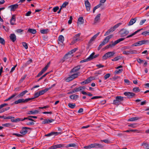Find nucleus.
<instances>
[{
  "mask_svg": "<svg viewBox=\"0 0 149 149\" xmlns=\"http://www.w3.org/2000/svg\"><path fill=\"white\" fill-rule=\"evenodd\" d=\"M124 100V97L120 96L116 97L115 99L113 101V104L118 105L122 103Z\"/></svg>",
  "mask_w": 149,
  "mask_h": 149,
  "instance_id": "1",
  "label": "nucleus"
},
{
  "mask_svg": "<svg viewBox=\"0 0 149 149\" xmlns=\"http://www.w3.org/2000/svg\"><path fill=\"white\" fill-rule=\"evenodd\" d=\"M113 36L112 35H111L107 36L104 40L99 45L98 48V50H99L101 48L102 46L105 45L109 41L110 39L112 38Z\"/></svg>",
  "mask_w": 149,
  "mask_h": 149,
  "instance_id": "2",
  "label": "nucleus"
},
{
  "mask_svg": "<svg viewBox=\"0 0 149 149\" xmlns=\"http://www.w3.org/2000/svg\"><path fill=\"white\" fill-rule=\"evenodd\" d=\"M33 98H27L24 99V98H20L17 100L15 101L13 103L15 104H17L21 103H25L28 102L29 101L31 100Z\"/></svg>",
  "mask_w": 149,
  "mask_h": 149,
  "instance_id": "3",
  "label": "nucleus"
},
{
  "mask_svg": "<svg viewBox=\"0 0 149 149\" xmlns=\"http://www.w3.org/2000/svg\"><path fill=\"white\" fill-rule=\"evenodd\" d=\"M115 53L113 51L108 52L102 56V59L104 60H106L108 58L113 56Z\"/></svg>",
  "mask_w": 149,
  "mask_h": 149,
  "instance_id": "4",
  "label": "nucleus"
},
{
  "mask_svg": "<svg viewBox=\"0 0 149 149\" xmlns=\"http://www.w3.org/2000/svg\"><path fill=\"white\" fill-rule=\"evenodd\" d=\"M91 146L92 148H101L103 147L104 146L101 144L97 143H94L91 144Z\"/></svg>",
  "mask_w": 149,
  "mask_h": 149,
  "instance_id": "5",
  "label": "nucleus"
},
{
  "mask_svg": "<svg viewBox=\"0 0 149 149\" xmlns=\"http://www.w3.org/2000/svg\"><path fill=\"white\" fill-rule=\"evenodd\" d=\"M80 35V33H78L73 38V40L72 42L73 43H74L80 40L79 37Z\"/></svg>",
  "mask_w": 149,
  "mask_h": 149,
  "instance_id": "6",
  "label": "nucleus"
},
{
  "mask_svg": "<svg viewBox=\"0 0 149 149\" xmlns=\"http://www.w3.org/2000/svg\"><path fill=\"white\" fill-rule=\"evenodd\" d=\"M94 79L93 77H90L88 78L86 80L81 82V84H86L89 83L92 80Z\"/></svg>",
  "mask_w": 149,
  "mask_h": 149,
  "instance_id": "7",
  "label": "nucleus"
},
{
  "mask_svg": "<svg viewBox=\"0 0 149 149\" xmlns=\"http://www.w3.org/2000/svg\"><path fill=\"white\" fill-rule=\"evenodd\" d=\"M100 14H99L97 15L94 19L93 22V24L95 25L97 23L100 22Z\"/></svg>",
  "mask_w": 149,
  "mask_h": 149,
  "instance_id": "8",
  "label": "nucleus"
},
{
  "mask_svg": "<svg viewBox=\"0 0 149 149\" xmlns=\"http://www.w3.org/2000/svg\"><path fill=\"white\" fill-rule=\"evenodd\" d=\"M65 146L64 144H57L55 145L52 146L50 147V149H55L57 148H61V147Z\"/></svg>",
  "mask_w": 149,
  "mask_h": 149,
  "instance_id": "9",
  "label": "nucleus"
},
{
  "mask_svg": "<svg viewBox=\"0 0 149 149\" xmlns=\"http://www.w3.org/2000/svg\"><path fill=\"white\" fill-rule=\"evenodd\" d=\"M124 94L129 98H132L135 95L134 93L130 92H125L124 93Z\"/></svg>",
  "mask_w": 149,
  "mask_h": 149,
  "instance_id": "10",
  "label": "nucleus"
},
{
  "mask_svg": "<svg viewBox=\"0 0 149 149\" xmlns=\"http://www.w3.org/2000/svg\"><path fill=\"white\" fill-rule=\"evenodd\" d=\"M85 4L87 10L89 11L91 9V4L88 1H86L85 2Z\"/></svg>",
  "mask_w": 149,
  "mask_h": 149,
  "instance_id": "11",
  "label": "nucleus"
},
{
  "mask_svg": "<svg viewBox=\"0 0 149 149\" xmlns=\"http://www.w3.org/2000/svg\"><path fill=\"white\" fill-rule=\"evenodd\" d=\"M18 5L17 4H16L9 6L8 8H10L11 11H14L18 7Z\"/></svg>",
  "mask_w": 149,
  "mask_h": 149,
  "instance_id": "12",
  "label": "nucleus"
},
{
  "mask_svg": "<svg viewBox=\"0 0 149 149\" xmlns=\"http://www.w3.org/2000/svg\"><path fill=\"white\" fill-rule=\"evenodd\" d=\"M54 120L53 119H51V120H49V119H45L42 122V124L49 123L52 122Z\"/></svg>",
  "mask_w": 149,
  "mask_h": 149,
  "instance_id": "13",
  "label": "nucleus"
},
{
  "mask_svg": "<svg viewBox=\"0 0 149 149\" xmlns=\"http://www.w3.org/2000/svg\"><path fill=\"white\" fill-rule=\"evenodd\" d=\"M129 31L127 30L123 29L121 33V35L122 36H125L129 33Z\"/></svg>",
  "mask_w": 149,
  "mask_h": 149,
  "instance_id": "14",
  "label": "nucleus"
},
{
  "mask_svg": "<svg viewBox=\"0 0 149 149\" xmlns=\"http://www.w3.org/2000/svg\"><path fill=\"white\" fill-rule=\"evenodd\" d=\"M30 128L27 127H25L23 128V129L21 130L20 133L23 135H25L27 132V131L26 129H29Z\"/></svg>",
  "mask_w": 149,
  "mask_h": 149,
  "instance_id": "15",
  "label": "nucleus"
},
{
  "mask_svg": "<svg viewBox=\"0 0 149 149\" xmlns=\"http://www.w3.org/2000/svg\"><path fill=\"white\" fill-rule=\"evenodd\" d=\"M100 33L99 32H98L95 35H94L89 40V43L90 44L92 42L94 41L96 38L99 35Z\"/></svg>",
  "mask_w": 149,
  "mask_h": 149,
  "instance_id": "16",
  "label": "nucleus"
},
{
  "mask_svg": "<svg viewBox=\"0 0 149 149\" xmlns=\"http://www.w3.org/2000/svg\"><path fill=\"white\" fill-rule=\"evenodd\" d=\"M136 19H137L136 17H135L134 18L131 19L129 22L128 24V26H130L132 25L134 23L136 22Z\"/></svg>",
  "mask_w": 149,
  "mask_h": 149,
  "instance_id": "17",
  "label": "nucleus"
},
{
  "mask_svg": "<svg viewBox=\"0 0 149 149\" xmlns=\"http://www.w3.org/2000/svg\"><path fill=\"white\" fill-rule=\"evenodd\" d=\"M39 112V111L36 110H32L31 111H29L28 112L27 114L29 115H31V114H37Z\"/></svg>",
  "mask_w": 149,
  "mask_h": 149,
  "instance_id": "18",
  "label": "nucleus"
},
{
  "mask_svg": "<svg viewBox=\"0 0 149 149\" xmlns=\"http://www.w3.org/2000/svg\"><path fill=\"white\" fill-rule=\"evenodd\" d=\"M51 89L50 88H46L45 89L40 91L39 92L40 95H42L44 94L45 92Z\"/></svg>",
  "mask_w": 149,
  "mask_h": 149,
  "instance_id": "19",
  "label": "nucleus"
},
{
  "mask_svg": "<svg viewBox=\"0 0 149 149\" xmlns=\"http://www.w3.org/2000/svg\"><path fill=\"white\" fill-rule=\"evenodd\" d=\"M10 38V39L13 42H14L16 40V36L14 34H11Z\"/></svg>",
  "mask_w": 149,
  "mask_h": 149,
  "instance_id": "20",
  "label": "nucleus"
},
{
  "mask_svg": "<svg viewBox=\"0 0 149 149\" xmlns=\"http://www.w3.org/2000/svg\"><path fill=\"white\" fill-rule=\"evenodd\" d=\"M80 69V66L79 65L74 67L71 70V72H75L79 71Z\"/></svg>",
  "mask_w": 149,
  "mask_h": 149,
  "instance_id": "21",
  "label": "nucleus"
},
{
  "mask_svg": "<svg viewBox=\"0 0 149 149\" xmlns=\"http://www.w3.org/2000/svg\"><path fill=\"white\" fill-rule=\"evenodd\" d=\"M28 92V91L27 90L24 91L20 93H19V95H18L17 97L19 98H22V97H23L25 95V94Z\"/></svg>",
  "mask_w": 149,
  "mask_h": 149,
  "instance_id": "22",
  "label": "nucleus"
},
{
  "mask_svg": "<svg viewBox=\"0 0 149 149\" xmlns=\"http://www.w3.org/2000/svg\"><path fill=\"white\" fill-rule=\"evenodd\" d=\"M16 20V17L14 15H13L12 18L10 19V24L12 25H13L14 24Z\"/></svg>",
  "mask_w": 149,
  "mask_h": 149,
  "instance_id": "23",
  "label": "nucleus"
},
{
  "mask_svg": "<svg viewBox=\"0 0 149 149\" xmlns=\"http://www.w3.org/2000/svg\"><path fill=\"white\" fill-rule=\"evenodd\" d=\"M40 32L42 34H46L49 32V30L47 29H42L40 30Z\"/></svg>",
  "mask_w": 149,
  "mask_h": 149,
  "instance_id": "24",
  "label": "nucleus"
},
{
  "mask_svg": "<svg viewBox=\"0 0 149 149\" xmlns=\"http://www.w3.org/2000/svg\"><path fill=\"white\" fill-rule=\"evenodd\" d=\"M142 45L141 41H140L134 43L132 45V47L139 46Z\"/></svg>",
  "mask_w": 149,
  "mask_h": 149,
  "instance_id": "25",
  "label": "nucleus"
},
{
  "mask_svg": "<svg viewBox=\"0 0 149 149\" xmlns=\"http://www.w3.org/2000/svg\"><path fill=\"white\" fill-rule=\"evenodd\" d=\"M27 32L32 34H35L36 33V31L35 29L29 28Z\"/></svg>",
  "mask_w": 149,
  "mask_h": 149,
  "instance_id": "26",
  "label": "nucleus"
},
{
  "mask_svg": "<svg viewBox=\"0 0 149 149\" xmlns=\"http://www.w3.org/2000/svg\"><path fill=\"white\" fill-rule=\"evenodd\" d=\"M101 142H104V143L107 144H111L112 143V142L111 141L108 139H106L104 140H101L100 141Z\"/></svg>",
  "mask_w": 149,
  "mask_h": 149,
  "instance_id": "27",
  "label": "nucleus"
},
{
  "mask_svg": "<svg viewBox=\"0 0 149 149\" xmlns=\"http://www.w3.org/2000/svg\"><path fill=\"white\" fill-rule=\"evenodd\" d=\"M116 45L115 44V42H114L112 44H109V45H107L105 47V48L106 49H107L109 48L112 47Z\"/></svg>",
  "mask_w": 149,
  "mask_h": 149,
  "instance_id": "28",
  "label": "nucleus"
},
{
  "mask_svg": "<svg viewBox=\"0 0 149 149\" xmlns=\"http://www.w3.org/2000/svg\"><path fill=\"white\" fill-rule=\"evenodd\" d=\"M139 118L137 117H133L132 118H129L128 120V121H134L135 120H138Z\"/></svg>",
  "mask_w": 149,
  "mask_h": 149,
  "instance_id": "29",
  "label": "nucleus"
},
{
  "mask_svg": "<svg viewBox=\"0 0 149 149\" xmlns=\"http://www.w3.org/2000/svg\"><path fill=\"white\" fill-rule=\"evenodd\" d=\"M142 29L137 30V31L134 32L133 33H132V34L127 36V38H129L131 37L132 36L134 35H135V34H136L138 32H139V31H140Z\"/></svg>",
  "mask_w": 149,
  "mask_h": 149,
  "instance_id": "30",
  "label": "nucleus"
},
{
  "mask_svg": "<svg viewBox=\"0 0 149 149\" xmlns=\"http://www.w3.org/2000/svg\"><path fill=\"white\" fill-rule=\"evenodd\" d=\"M78 95H72L70 96V98L72 100H76L78 98Z\"/></svg>",
  "mask_w": 149,
  "mask_h": 149,
  "instance_id": "31",
  "label": "nucleus"
},
{
  "mask_svg": "<svg viewBox=\"0 0 149 149\" xmlns=\"http://www.w3.org/2000/svg\"><path fill=\"white\" fill-rule=\"evenodd\" d=\"M17 95V94L16 93H15L13 94L12 95H11L10 97H9L8 98L6 99L5 100H4L5 102L13 98L15 96H16Z\"/></svg>",
  "mask_w": 149,
  "mask_h": 149,
  "instance_id": "32",
  "label": "nucleus"
},
{
  "mask_svg": "<svg viewBox=\"0 0 149 149\" xmlns=\"http://www.w3.org/2000/svg\"><path fill=\"white\" fill-rule=\"evenodd\" d=\"M121 24H122L121 23H118L114 26L113 27L111 28L112 30H113V31L116 28L118 27Z\"/></svg>",
  "mask_w": 149,
  "mask_h": 149,
  "instance_id": "33",
  "label": "nucleus"
},
{
  "mask_svg": "<svg viewBox=\"0 0 149 149\" xmlns=\"http://www.w3.org/2000/svg\"><path fill=\"white\" fill-rule=\"evenodd\" d=\"M84 19L82 17H79L78 19V22L80 23L81 24H83L84 23Z\"/></svg>",
  "mask_w": 149,
  "mask_h": 149,
  "instance_id": "34",
  "label": "nucleus"
},
{
  "mask_svg": "<svg viewBox=\"0 0 149 149\" xmlns=\"http://www.w3.org/2000/svg\"><path fill=\"white\" fill-rule=\"evenodd\" d=\"M95 54V52H93L90 56L87 58L89 61H90L94 58V55Z\"/></svg>",
  "mask_w": 149,
  "mask_h": 149,
  "instance_id": "35",
  "label": "nucleus"
},
{
  "mask_svg": "<svg viewBox=\"0 0 149 149\" xmlns=\"http://www.w3.org/2000/svg\"><path fill=\"white\" fill-rule=\"evenodd\" d=\"M58 40L61 43H63L64 41V37L62 35H60L58 38Z\"/></svg>",
  "mask_w": 149,
  "mask_h": 149,
  "instance_id": "36",
  "label": "nucleus"
},
{
  "mask_svg": "<svg viewBox=\"0 0 149 149\" xmlns=\"http://www.w3.org/2000/svg\"><path fill=\"white\" fill-rule=\"evenodd\" d=\"M68 106L70 108L73 109L75 107L76 104L75 103H69Z\"/></svg>",
  "mask_w": 149,
  "mask_h": 149,
  "instance_id": "37",
  "label": "nucleus"
},
{
  "mask_svg": "<svg viewBox=\"0 0 149 149\" xmlns=\"http://www.w3.org/2000/svg\"><path fill=\"white\" fill-rule=\"evenodd\" d=\"M76 146V144L75 143H71L65 146L66 148H68L70 147H75Z\"/></svg>",
  "mask_w": 149,
  "mask_h": 149,
  "instance_id": "38",
  "label": "nucleus"
},
{
  "mask_svg": "<svg viewBox=\"0 0 149 149\" xmlns=\"http://www.w3.org/2000/svg\"><path fill=\"white\" fill-rule=\"evenodd\" d=\"M141 41L142 45L149 44V40H143Z\"/></svg>",
  "mask_w": 149,
  "mask_h": 149,
  "instance_id": "39",
  "label": "nucleus"
},
{
  "mask_svg": "<svg viewBox=\"0 0 149 149\" xmlns=\"http://www.w3.org/2000/svg\"><path fill=\"white\" fill-rule=\"evenodd\" d=\"M40 96V94H39V92L38 91L37 92L35 93L34 95V97H33V98H33L31 100H32L34 99V98H36Z\"/></svg>",
  "mask_w": 149,
  "mask_h": 149,
  "instance_id": "40",
  "label": "nucleus"
},
{
  "mask_svg": "<svg viewBox=\"0 0 149 149\" xmlns=\"http://www.w3.org/2000/svg\"><path fill=\"white\" fill-rule=\"evenodd\" d=\"M113 31V30H112V29L111 28L109 30H108L104 34V36H106L107 35H108L111 32H112Z\"/></svg>",
  "mask_w": 149,
  "mask_h": 149,
  "instance_id": "41",
  "label": "nucleus"
},
{
  "mask_svg": "<svg viewBox=\"0 0 149 149\" xmlns=\"http://www.w3.org/2000/svg\"><path fill=\"white\" fill-rule=\"evenodd\" d=\"M125 39L124 38H120L115 41L114 42L116 45L117 44L123 40Z\"/></svg>",
  "mask_w": 149,
  "mask_h": 149,
  "instance_id": "42",
  "label": "nucleus"
},
{
  "mask_svg": "<svg viewBox=\"0 0 149 149\" xmlns=\"http://www.w3.org/2000/svg\"><path fill=\"white\" fill-rule=\"evenodd\" d=\"M130 54H136L137 53V51L136 50H132L130 49Z\"/></svg>",
  "mask_w": 149,
  "mask_h": 149,
  "instance_id": "43",
  "label": "nucleus"
},
{
  "mask_svg": "<svg viewBox=\"0 0 149 149\" xmlns=\"http://www.w3.org/2000/svg\"><path fill=\"white\" fill-rule=\"evenodd\" d=\"M77 49V48H75L68 52V54H70V55L72 54L73 53L75 52Z\"/></svg>",
  "mask_w": 149,
  "mask_h": 149,
  "instance_id": "44",
  "label": "nucleus"
},
{
  "mask_svg": "<svg viewBox=\"0 0 149 149\" xmlns=\"http://www.w3.org/2000/svg\"><path fill=\"white\" fill-rule=\"evenodd\" d=\"M69 4V3L67 1H65L64 3H63L61 7H63V8H65L67 5H68Z\"/></svg>",
  "mask_w": 149,
  "mask_h": 149,
  "instance_id": "45",
  "label": "nucleus"
},
{
  "mask_svg": "<svg viewBox=\"0 0 149 149\" xmlns=\"http://www.w3.org/2000/svg\"><path fill=\"white\" fill-rule=\"evenodd\" d=\"M123 54L127 55L130 54V50L128 51H124L123 52Z\"/></svg>",
  "mask_w": 149,
  "mask_h": 149,
  "instance_id": "46",
  "label": "nucleus"
},
{
  "mask_svg": "<svg viewBox=\"0 0 149 149\" xmlns=\"http://www.w3.org/2000/svg\"><path fill=\"white\" fill-rule=\"evenodd\" d=\"M2 125L4 127H10L12 126V125L11 124H10V123H6L4 124H3Z\"/></svg>",
  "mask_w": 149,
  "mask_h": 149,
  "instance_id": "47",
  "label": "nucleus"
},
{
  "mask_svg": "<svg viewBox=\"0 0 149 149\" xmlns=\"http://www.w3.org/2000/svg\"><path fill=\"white\" fill-rule=\"evenodd\" d=\"M141 34L145 36L149 35V30L142 32Z\"/></svg>",
  "mask_w": 149,
  "mask_h": 149,
  "instance_id": "48",
  "label": "nucleus"
},
{
  "mask_svg": "<svg viewBox=\"0 0 149 149\" xmlns=\"http://www.w3.org/2000/svg\"><path fill=\"white\" fill-rule=\"evenodd\" d=\"M137 124L134 123L128 125L129 127H132L133 128L136 127L137 126Z\"/></svg>",
  "mask_w": 149,
  "mask_h": 149,
  "instance_id": "49",
  "label": "nucleus"
},
{
  "mask_svg": "<svg viewBox=\"0 0 149 149\" xmlns=\"http://www.w3.org/2000/svg\"><path fill=\"white\" fill-rule=\"evenodd\" d=\"M122 71L123 69H120L118 70L115 71L114 72V73L115 74H117L118 73H120L122 72Z\"/></svg>",
  "mask_w": 149,
  "mask_h": 149,
  "instance_id": "50",
  "label": "nucleus"
},
{
  "mask_svg": "<svg viewBox=\"0 0 149 149\" xmlns=\"http://www.w3.org/2000/svg\"><path fill=\"white\" fill-rule=\"evenodd\" d=\"M121 58V57L120 56H118L117 57H116L112 59V61H118L119 59H120Z\"/></svg>",
  "mask_w": 149,
  "mask_h": 149,
  "instance_id": "51",
  "label": "nucleus"
},
{
  "mask_svg": "<svg viewBox=\"0 0 149 149\" xmlns=\"http://www.w3.org/2000/svg\"><path fill=\"white\" fill-rule=\"evenodd\" d=\"M71 76L73 79L78 77V74L77 73L74 74H72Z\"/></svg>",
  "mask_w": 149,
  "mask_h": 149,
  "instance_id": "52",
  "label": "nucleus"
},
{
  "mask_svg": "<svg viewBox=\"0 0 149 149\" xmlns=\"http://www.w3.org/2000/svg\"><path fill=\"white\" fill-rule=\"evenodd\" d=\"M130 49V47L127 46L123 47H122L121 50L122 51H125V50L128 49Z\"/></svg>",
  "mask_w": 149,
  "mask_h": 149,
  "instance_id": "53",
  "label": "nucleus"
},
{
  "mask_svg": "<svg viewBox=\"0 0 149 149\" xmlns=\"http://www.w3.org/2000/svg\"><path fill=\"white\" fill-rule=\"evenodd\" d=\"M26 119H28L29 120L32 121H34V122L35 121L33 119L31 118V117H29V116L28 117L24 118L22 120H24Z\"/></svg>",
  "mask_w": 149,
  "mask_h": 149,
  "instance_id": "54",
  "label": "nucleus"
},
{
  "mask_svg": "<svg viewBox=\"0 0 149 149\" xmlns=\"http://www.w3.org/2000/svg\"><path fill=\"white\" fill-rule=\"evenodd\" d=\"M23 46L25 47V48L27 49L28 48L27 44L25 42H23L22 43Z\"/></svg>",
  "mask_w": 149,
  "mask_h": 149,
  "instance_id": "55",
  "label": "nucleus"
},
{
  "mask_svg": "<svg viewBox=\"0 0 149 149\" xmlns=\"http://www.w3.org/2000/svg\"><path fill=\"white\" fill-rule=\"evenodd\" d=\"M69 55H70V54H69L68 52L63 57V59L65 60L68 58L69 57H70L69 56Z\"/></svg>",
  "mask_w": 149,
  "mask_h": 149,
  "instance_id": "56",
  "label": "nucleus"
},
{
  "mask_svg": "<svg viewBox=\"0 0 149 149\" xmlns=\"http://www.w3.org/2000/svg\"><path fill=\"white\" fill-rule=\"evenodd\" d=\"M27 75L26 74L24 75L23 77H22L19 81L20 82H22L25 79Z\"/></svg>",
  "mask_w": 149,
  "mask_h": 149,
  "instance_id": "57",
  "label": "nucleus"
},
{
  "mask_svg": "<svg viewBox=\"0 0 149 149\" xmlns=\"http://www.w3.org/2000/svg\"><path fill=\"white\" fill-rule=\"evenodd\" d=\"M72 77L71 76H70V77H68L66 79V81L67 82H69V81H72L73 80L72 79Z\"/></svg>",
  "mask_w": 149,
  "mask_h": 149,
  "instance_id": "58",
  "label": "nucleus"
},
{
  "mask_svg": "<svg viewBox=\"0 0 149 149\" xmlns=\"http://www.w3.org/2000/svg\"><path fill=\"white\" fill-rule=\"evenodd\" d=\"M110 75V74L108 73L106 74L104 76V78L105 79H106L109 77Z\"/></svg>",
  "mask_w": 149,
  "mask_h": 149,
  "instance_id": "59",
  "label": "nucleus"
},
{
  "mask_svg": "<svg viewBox=\"0 0 149 149\" xmlns=\"http://www.w3.org/2000/svg\"><path fill=\"white\" fill-rule=\"evenodd\" d=\"M72 16H70V19L68 22V24H70L72 23Z\"/></svg>",
  "mask_w": 149,
  "mask_h": 149,
  "instance_id": "60",
  "label": "nucleus"
},
{
  "mask_svg": "<svg viewBox=\"0 0 149 149\" xmlns=\"http://www.w3.org/2000/svg\"><path fill=\"white\" fill-rule=\"evenodd\" d=\"M12 118H14V117L11 116H9L7 117H5L4 119H11Z\"/></svg>",
  "mask_w": 149,
  "mask_h": 149,
  "instance_id": "61",
  "label": "nucleus"
},
{
  "mask_svg": "<svg viewBox=\"0 0 149 149\" xmlns=\"http://www.w3.org/2000/svg\"><path fill=\"white\" fill-rule=\"evenodd\" d=\"M59 9V7L58 6H56L53 8V10L54 12H56Z\"/></svg>",
  "mask_w": 149,
  "mask_h": 149,
  "instance_id": "62",
  "label": "nucleus"
},
{
  "mask_svg": "<svg viewBox=\"0 0 149 149\" xmlns=\"http://www.w3.org/2000/svg\"><path fill=\"white\" fill-rule=\"evenodd\" d=\"M54 133H53V132H51L50 133H49L47 134H45V136H52L53 135Z\"/></svg>",
  "mask_w": 149,
  "mask_h": 149,
  "instance_id": "63",
  "label": "nucleus"
},
{
  "mask_svg": "<svg viewBox=\"0 0 149 149\" xmlns=\"http://www.w3.org/2000/svg\"><path fill=\"white\" fill-rule=\"evenodd\" d=\"M139 88L138 87H135L133 89V91L134 92H136L139 91Z\"/></svg>",
  "mask_w": 149,
  "mask_h": 149,
  "instance_id": "64",
  "label": "nucleus"
}]
</instances>
